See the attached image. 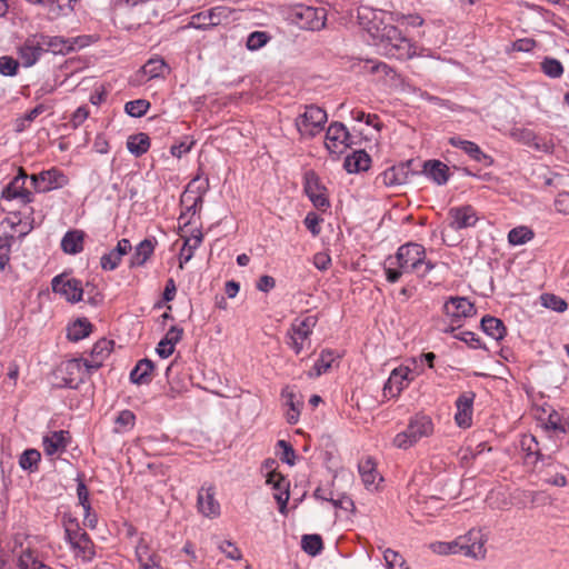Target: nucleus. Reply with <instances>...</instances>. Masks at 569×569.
I'll return each mask as SVG.
<instances>
[{
    "label": "nucleus",
    "mask_w": 569,
    "mask_h": 569,
    "mask_svg": "<svg viewBox=\"0 0 569 569\" xmlns=\"http://www.w3.org/2000/svg\"><path fill=\"white\" fill-rule=\"evenodd\" d=\"M357 18L360 27L383 46L388 54L398 59H410L416 54L411 41L397 27L387 22V18L390 22L399 21V14L362 4L358 7Z\"/></svg>",
    "instance_id": "f257e3e1"
},
{
    "label": "nucleus",
    "mask_w": 569,
    "mask_h": 569,
    "mask_svg": "<svg viewBox=\"0 0 569 569\" xmlns=\"http://www.w3.org/2000/svg\"><path fill=\"white\" fill-rule=\"evenodd\" d=\"M387 261L397 264L405 272H416L420 277L427 276L435 268V263L426 260V249L412 242L401 246L396 256Z\"/></svg>",
    "instance_id": "f03ea898"
},
{
    "label": "nucleus",
    "mask_w": 569,
    "mask_h": 569,
    "mask_svg": "<svg viewBox=\"0 0 569 569\" xmlns=\"http://www.w3.org/2000/svg\"><path fill=\"white\" fill-rule=\"evenodd\" d=\"M327 122V113L317 106H308L296 119V127L302 136L313 137L319 133Z\"/></svg>",
    "instance_id": "7ed1b4c3"
},
{
    "label": "nucleus",
    "mask_w": 569,
    "mask_h": 569,
    "mask_svg": "<svg viewBox=\"0 0 569 569\" xmlns=\"http://www.w3.org/2000/svg\"><path fill=\"white\" fill-rule=\"evenodd\" d=\"M317 323L315 316H308L302 320H296L287 332L289 338L288 345L298 355L305 348V341L309 339L312 329Z\"/></svg>",
    "instance_id": "20e7f679"
},
{
    "label": "nucleus",
    "mask_w": 569,
    "mask_h": 569,
    "mask_svg": "<svg viewBox=\"0 0 569 569\" xmlns=\"http://www.w3.org/2000/svg\"><path fill=\"white\" fill-rule=\"evenodd\" d=\"M33 188L38 192H48L53 189H59L69 183V178L59 169L51 168L42 171L39 174L30 176Z\"/></svg>",
    "instance_id": "39448f33"
},
{
    "label": "nucleus",
    "mask_w": 569,
    "mask_h": 569,
    "mask_svg": "<svg viewBox=\"0 0 569 569\" xmlns=\"http://www.w3.org/2000/svg\"><path fill=\"white\" fill-rule=\"evenodd\" d=\"M91 370L84 366L82 359L67 360L59 367L63 383L69 388H77L80 382H83L90 376Z\"/></svg>",
    "instance_id": "423d86ee"
},
{
    "label": "nucleus",
    "mask_w": 569,
    "mask_h": 569,
    "mask_svg": "<svg viewBox=\"0 0 569 569\" xmlns=\"http://www.w3.org/2000/svg\"><path fill=\"white\" fill-rule=\"evenodd\" d=\"M459 550L462 555L476 560L486 558V540L479 530H470L465 536L458 537Z\"/></svg>",
    "instance_id": "0eeeda50"
},
{
    "label": "nucleus",
    "mask_w": 569,
    "mask_h": 569,
    "mask_svg": "<svg viewBox=\"0 0 569 569\" xmlns=\"http://www.w3.org/2000/svg\"><path fill=\"white\" fill-rule=\"evenodd\" d=\"M296 23L307 30H320L326 26V10L323 8L298 7L295 11Z\"/></svg>",
    "instance_id": "6e6552de"
},
{
    "label": "nucleus",
    "mask_w": 569,
    "mask_h": 569,
    "mask_svg": "<svg viewBox=\"0 0 569 569\" xmlns=\"http://www.w3.org/2000/svg\"><path fill=\"white\" fill-rule=\"evenodd\" d=\"M169 70V67L167 66L166 61L162 58H150L140 68V70H138L133 74L130 81L133 86H142L152 79L164 77V74L168 73Z\"/></svg>",
    "instance_id": "1a4fd4ad"
},
{
    "label": "nucleus",
    "mask_w": 569,
    "mask_h": 569,
    "mask_svg": "<svg viewBox=\"0 0 569 569\" xmlns=\"http://www.w3.org/2000/svg\"><path fill=\"white\" fill-rule=\"evenodd\" d=\"M350 134L341 122H333L326 132V148L332 154H341L349 147Z\"/></svg>",
    "instance_id": "9d476101"
},
{
    "label": "nucleus",
    "mask_w": 569,
    "mask_h": 569,
    "mask_svg": "<svg viewBox=\"0 0 569 569\" xmlns=\"http://www.w3.org/2000/svg\"><path fill=\"white\" fill-rule=\"evenodd\" d=\"M305 192L317 209L325 211L329 208L330 202L326 194V188L313 171L305 173Z\"/></svg>",
    "instance_id": "9b49d317"
},
{
    "label": "nucleus",
    "mask_w": 569,
    "mask_h": 569,
    "mask_svg": "<svg viewBox=\"0 0 569 569\" xmlns=\"http://www.w3.org/2000/svg\"><path fill=\"white\" fill-rule=\"evenodd\" d=\"M510 137L513 140L540 152L551 153L553 150V144L550 141L541 140L532 130L527 128H512L510 130Z\"/></svg>",
    "instance_id": "f8f14e48"
},
{
    "label": "nucleus",
    "mask_w": 569,
    "mask_h": 569,
    "mask_svg": "<svg viewBox=\"0 0 569 569\" xmlns=\"http://www.w3.org/2000/svg\"><path fill=\"white\" fill-rule=\"evenodd\" d=\"M52 290L56 293L64 296L70 302H78L82 299L83 289L81 282L77 279H64L63 276H57L52 279Z\"/></svg>",
    "instance_id": "ddd939ff"
},
{
    "label": "nucleus",
    "mask_w": 569,
    "mask_h": 569,
    "mask_svg": "<svg viewBox=\"0 0 569 569\" xmlns=\"http://www.w3.org/2000/svg\"><path fill=\"white\" fill-rule=\"evenodd\" d=\"M44 51V36H32L28 38L19 49V56L23 66L34 64Z\"/></svg>",
    "instance_id": "4468645a"
},
{
    "label": "nucleus",
    "mask_w": 569,
    "mask_h": 569,
    "mask_svg": "<svg viewBox=\"0 0 569 569\" xmlns=\"http://www.w3.org/2000/svg\"><path fill=\"white\" fill-rule=\"evenodd\" d=\"M66 535L72 548L78 551V555L81 556L82 559H92L94 555L93 545L87 532L67 527Z\"/></svg>",
    "instance_id": "2eb2a0df"
},
{
    "label": "nucleus",
    "mask_w": 569,
    "mask_h": 569,
    "mask_svg": "<svg viewBox=\"0 0 569 569\" xmlns=\"http://www.w3.org/2000/svg\"><path fill=\"white\" fill-rule=\"evenodd\" d=\"M27 535L23 532L1 533L0 535V556H18L26 550L24 542Z\"/></svg>",
    "instance_id": "dca6fc26"
},
{
    "label": "nucleus",
    "mask_w": 569,
    "mask_h": 569,
    "mask_svg": "<svg viewBox=\"0 0 569 569\" xmlns=\"http://www.w3.org/2000/svg\"><path fill=\"white\" fill-rule=\"evenodd\" d=\"M198 510L207 518H217L220 515V503L216 499L213 487H202L198 492Z\"/></svg>",
    "instance_id": "f3484780"
},
{
    "label": "nucleus",
    "mask_w": 569,
    "mask_h": 569,
    "mask_svg": "<svg viewBox=\"0 0 569 569\" xmlns=\"http://www.w3.org/2000/svg\"><path fill=\"white\" fill-rule=\"evenodd\" d=\"M447 316L455 321L460 318H468L476 315V308L472 302L463 297H451L443 306Z\"/></svg>",
    "instance_id": "a211bd4d"
},
{
    "label": "nucleus",
    "mask_w": 569,
    "mask_h": 569,
    "mask_svg": "<svg viewBox=\"0 0 569 569\" xmlns=\"http://www.w3.org/2000/svg\"><path fill=\"white\" fill-rule=\"evenodd\" d=\"M26 179L27 174L20 168L19 174L2 190V198L7 200L20 198L23 203L31 202V192L23 188Z\"/></svg>",
    "instance_id": "6ab92c4d"
},
{
    "label": "nucleus",
    "mask_w": 569,
    "mask_h": 569,
    "mask_svg": "<svg viewBox=\"0 0 569 569\" xmlns=\"http://www.w3.org/2000/svg\"><path fill=\"white\" fill-rule=\"evenodd\" d=\"M473 400V392H465L456 401L457 412L455 420L461 428H468L471 426Z\"/></svg>",
    "instance_id": "aec40b11"
},
{
    "label": "nucleus",
    "mask_w": 569,
    "mask_h": 569,
    "mask_svg": "<svg viewBox=\"0 0 569 569\" xmlns=\"http://www.w3.org/2000/svg\"><path fill=\"white\" fill-rule=\"evenodd\" d=\"M449 217L451 219V228L457 230L471 227L478 220L476 210L471 206L451 208L449 210Z\"/></svg>",
    "instance_id": "412c9836"
},
{
    "label": "nucleus",
    "mask_w": 569,
    "mask_h": 569,
    "mask_svg": "<svg viewBox=\"0 0 569 569\" xmlns=\"http://www.w3.org/2000/svg\"><path fill=\"white\" fill-rule=\"evenodd\" d=\"M267 482L276 490L274 499L280 506V512L284 513L289 500V483L282 475L276 471H269Z\"/></svg>",
    "instance_id": "4be33fe9"
},
{
    "label": "nucleus",
    "mask_w": 569,
    "mask_h": 569,
    "mask_svg": "<svg viewBox=\"0 0 569 569\" xmlns=\"http://www.w3.org/2000/svg\"><path fill=\"white\" fill-rule=\"evenodd\" d=\"M358 471L367 489L378 488V483L383 480L377 470V463L373 458L367 457L358 465Z\"/></svg>",
    "instance_id": "5701e85b"
},
{
    "label": "nucleus",
    "mask_w": 569,
    "mask_h": 569,
    "mask_svg": "<svg viewBox=\"0 0 569 569\" xmlns=\"http://www.w3.org/2000/svg\"><path fill=\"white\" fill-rule=\"evenodd\" d=\"M409 373L410 369L408 367H398L393 369L383 386V395L390 398L399 396L405 387L403 382L408 380Z\"/></svg>",
    "instance_id": "b1692460"
},
{
    "label": "nucleus",
    "mask_w": 569,
    "mask_h": 569,
    "mask_svg": "<svg viewBox=\"0 0 569 569\" xmlns=\"http://www.w3.org/2000/svg\"><path fill=\"white\" fill-rule=\"evenodd\" d=\"M70 441L69 431L59 430L53 431L48 436L43 437L42 445L47 456H53L58 452H62L67 449Z\"/></svg>",
    "instance_id": "393cba45"
},
{
    "label": "nucleus",
    "mask_w": 569,
    "mask_h": 569,
    "mask_svg": "<svg viewBox=\"0 0 569 569\" xmlns=\"http://www.w3.org/2000/svg\"><path fill=\"white\" fill-rule=\"evenodd\" d=\"M113 346L112 340L100 339L98 340L91 350V359L84 360V366L89 369H99L102 366L103 360L110 355Z\"/></svg>",
    "instance_id": "a878e982"
},
{
    "label": "nucleus",
    "mask_w": 569,
    "mask_h": 569,
    "mask_svg": "<svg viewBox=\"0 0 569 569\" xmlns=\"http://www.w3.org/2000/svg\"><path fill=\"white\" fill-rule=\"evenodd\" d=\"M422 173L437 184H445L449 179V167L439 160H427L423 163Z\"/></svg>",
    "instance_id": "bb28decb"
},
{
    "label": "nucleus",
    "mask_w": 569,
    "mask_h": 569,
    "mask_svg": "<svg viewBox=\"0 0 569 569\" xmlns=\"http://www.w3.org/2000/svg\"><path fill=\"white\" fill-rule=\"evenodd\" d=\"M407 428L412 432L418 441L421 438L430 437L433 433V423L431 418L423 415H417L411 418Z\"/></svg>",
    "instance_id": "cd10ccee"
},
{
    "label": "nucleus",
    "mask_w": 569,
    "mask_h": 569,
    "mask_svg": "<svg viewBox=\"0 0 569 569\" xmlns=\"http://www.w3.org/2000/svg\"><path fill=\"white\" fill-rule=\"evenodd\" d=\"M370 156L363 150H358L346 157L343 167L348 172L357 173L360 171H367L370 168Z\"/></svg>",
    "instance_id": "c85d7f7f"
},
{
    "label": "nucleus",
    "mask_w": 569,
    "mask_h": 569,
    "mask_svg": "<svg viewBox=\"0 0 569 569\" xmlns=\"http://www.w3.org/2000/svg\"><path fill=\"white\" fill-rule=\"evenodd\" d=\"M84 232L82 230H70L61 240V249L64 253L76 254L83 250Z\"/></svg>",
    "instance_id": "c756f323"
},
{
    "label": "nucleus",
    "mask_w": 569,
    "mask_h": 569,
    "mask_svg": "<svg viewBox=\"0 0 569 569\" xmlns=\"http://www.w3.org/2000/svg\"><path fill=\"white\" fill-rule=\"evenodd\" d=\"M154 368V365L149 359H142L138 361L136 367L130 373V380L136 385H146L150 382V376Z\"/></svg>",
    "instance_id": "7c9ffc66"
},
{
    "label": "nucleus",
    "mask_w": 569,
    "mask_h": 569,
    "mask_svg": "<svg viewBox=\"0 0 569 569\" xmlns=\"http://www.w3.org/2000/svg\"><path fill=\"white\" fill-rule=\"evenodd\" d=\"M481 328L488 336L497 341L503 339L507 332L503 322L500 319L491 316H485L482 318Z\"/></svg>",
    "instance_id": "2f4dec72"
},
{
    "label": "nucleus",
    "mask_w": 569,
    "mask_h": 569,
    "mask_svg": "<svg viewBox=\"0 0 569 569\" xmlns=\"http://www.w3.org/2000/svg\"><path fill=\"white\" fill-rule=\"evenodd\" d=\"M449 143L453 147L462 149L467 154H469L473 160L481 162L485 160H489L490 158L485 154L478 144L472 141L462 140L457 137H452L449 139Z\"/></svg>",
    "instance_id": "473e14b6"
},
{
    "label": "nucleus",
    "mask_w": 569,
    "mask_h": 569,
    "mask_svg": "<svg viewBox=\"0 0 569 569\" xmlns=\"http://www.w3.org/2000/svg\"><path fill=\"white\" fill-rule=\"evenodd\" d=\"M154 246L153 242L149 239L142 240L134 249V252L130 260L131 267H139L144 264V262L150 258L153 253Z\"/></svg>",
    "instance_id": "72a5a7b5"
},
{
    "label": "nucleus",
    "mask_w": 569,
    "mask_h": 569,
    "mask_svg": "<svg viewBox=\"0 0 569 569\" xmlns=\"http://www.w3.org/2000/svg\"><path fill=\"white\" fill-rule=\"evenodd\" d=\"M180 238H183V247L180 249V269L182 268L181 259L187 262L191 259L192 252L194 249L199 247L202 241V233L200 230H197L196 233H192L190 237H186L184 234H180Z\"/></svg>",
    "instance_id": "f704fd0d"
},
{
    "label": "nucleus",
    "mask_w": 569,
    "mask_h": 569,
    "mask_svg": "<svg viewBox=\"0 0 569 569\" xmlns=\"http://www.w3.org/2000/svg\"><path fill=\"white\" fill-rule=\"evenodd\" d=\"M127 148L132 154L140 157L150 148V139L143 132L132 134L128 138Z\"/></svg>",
    "instance_id": "c9c22d12"
},
{
    "label": "nucleus",
    "mask_w": 569,
    "mask_h": 569,
    "mask_svg": "<svg viewBox=\"0 0 569 569\" xmlns=\"http://www.w3.org/2000/svg\"><path fill=\"white\" fill-rule=\"evenodd\" d=\"M406 171L403 167H391L385 170L378 180L387 187H393L406 182Z\"/></svg>",
    "instance_id": "e433bc0d"
},
{
    "label": "nucleus",
    "mask_w": 569,
    "mask_h": 569,
    "mask_svg": "<svg viewBox=\"0 0 569 569\" xmlns=\"http://www.w3.org/2000/svg\"><path fill=\"white\" fill-rule=\"evenodd\" d=\"M178 342V331L174 327L168 331L167 336L158 343L156 349L160 358L167 359L174 352L176 343Z\"/></svg>",
    "instance_id": "4c0bfd02"
},
{
    "label": "nucleus",
    "mask_w": 569,
    "mask_h": 569,
    "mask_svg": "<svg viewBox=\"0 0 569 569\" xmlns=\"http://www.w3.org/2000/svg\"><path fill=\"white\" fill-rule=\"evenodd\" d=\"M92 325L86 319H77L68 327V339L71 341H79L90 335Z\"/></svg>",
    "instance_id": "58836bf2"
},
{
    "label": "nucleus",
    "mask_w": 569,
    "mask_h": 569,
    "mask_svg": "<svg viewBox=\"0 0 569 569\" xmlns=\"http://www.w3.org/2000/svg\"><path fill=\"white\" fill-rule=\"evenodd\" d=\"M535 237V232L526 227V226H519L513 229H511L508 233V241L512 246H520L529 242Z\"/></svg>",
    "instance_id": "ea45409f"
},
{
    "label": "nucleus",
    "mask_w": 569,
    "mask_h": 569,
    "mask_svg": "<svg viewBox=\"0 0 569 569\" xmlns=\"http://www.w3.org/2000/svg\"><path fill=\"white\" fill-rule=\"evenodd\" d=\"M301 548L306 553L316 556L323 548L322 538L319 535H305L301 539Z\"/></svg>",
    "instance_id": "a19ab883"
},
{
    "label": "nucleus",
    "mask_w": 569,
    "mask_h": 569,
    "mask_svg": "<svg viewBox=\"0 0 569 569\" xmlns=\"http://www.w3.org/2000/svg\"><path fill=\"white\" fill-rule=\"evenodd\" d=\"M208 20L211 27L220 26L229 21L232 10L228 7H216L208 11Z\"/></svg>",
    "instance_id": "79ce46f5"
},
{
    "label": "nucleus",
    "mask_w": 569,
    "mask_h": 569,
    "mask_svg": "<svg viewBox=\"0 0 569 569\" xmlns=\"http://www.w3.org/2000/svg\"><path fill=\"white\" fill-rule=\"evenodd\" d=\"M150 108V102L144 99L129 101L124 106L126 112L134 118H140L147 113Z\"/></svg>",
    "instance_id": "37998d69"
},
{
    "label": "nucleus",
    "mask_w": 569,
    "mask_h": 569,
    "mask_svg": "<svg viewBox=\"0 0 569 569\" xmlns=\"http://www.w3.org/2000/svg\"><path fill=\"white\" fill-rule=\"evenodd\" d=\"M41 455L36 449H27L19 459V465L23 470H33L40 461Z\"/></svg>",
    "instance_id": "c03bdc74"
},
{
    "label": "nucleus",
    "mask_w": 569,
    "mask_h": 569,
    "mask_svg": "<svg viewBox=\"0 0 569 569\" xmlns=\"http://www.w3.org/2000/svg\"><path fill=\"white\" fill-rule=\"evenodd\" d=\"M541 69L550 78H559L563 73L561 62L555 58H545L541 62Z\"/></svg>",
    "instance_id": "a18cd8bd"
},
{
    "label": "nucleus",
    "mask_w": 569,
    "mask_h": 569,
    "mask_svg": "<svg viewBox=\"0 0 569 569\" xmlns=\"http://www.w3.org/2000/svg\"><path fill=\"white\" fill-rule=\"evenodd\" d=\"M202 203V197L192 193L184 189L183 193L180 194V204L186 206L188 212L196 213L199 204Z\"/></svg>",
    "instance_id": "49530a36"
},
{
    "label": "nucleus",
    "mask_w": 569,
    "mask_h": 569,
    "mask_svg": "<svg viewBox=\"0 0 569 569\" xmlns=\"http://www.w3.org/2000/svg\"><path fill=\"white\" fill-rule=\"evenodd\" d=\"M269 40L270 37L267 32L254 31L249 34L246 46L249 50L254 51L262 48Z\"/></svg>",
    "instance_id": "de8ad7c7"
},
{
    "label": "nucleus",
    "mask_w": 569,
    "mask_h": 569,
    "mask_svg": "<svg viewBox=\"0 0 569 569\" xmlns=\"http://www.w3.org/2000/svg\"><path fill=\"white\" fill-rule=\"evenodd\" d=\"M417 442H418V440L415 438L412 432H410V430H408V428L405 431L396 435V437L393 438V441H392L395 447H397L399 449H403V450L411 448Z\"/></svg>",
    "instance_id": "09e8293b"
},
{
    "label": "nucleus",
    "mask_w": 569,
    "mask_h": 569,
    "mask_svg": "<svg viewBox=\"0 0 569 569\" xmlns=\"http://www.w3.org/2000/svg\"><path fill=\"white\" fill-rule=\"evenodd\" d=\"M545 427L546 429H551L562 433H566L569 429L568 423L562 421L560 415L556 410H551L549 412Z\"/></svg>",
    "instance_id": "8fccbe9b"
},
{
    "label": "nucleus",
    "mask_w": 569,
    "mask_h": 569,
    "mask_svg": "<svg viewBox=\"0 0 569 569\" xmlns=\"http://www.w3.org/2000/svg\"><path fill=\"white\" fill-rule=\"evenodd\" d=\"M14 240L13 236L0 237V269L3 270L10 260L11 243Z\"/></svg>",
    "instance_id": "3c124183"
},
{
    "label": "nucleus",
    "mask_w": 569,
    "mask_h": 569,
    "mask_svg": "<svg viewBox=\"0 0 569 569\" xmlns=\"http://www.w3.org/2000/svg\"><path fill=\"white\" fill-rule=\"evenodd\" d=\"M137 557L142 569H159L153 558L149 556L147 546L140 545L137 547Z\"/></svg>",
    "instance_id": "603ef678"
},
{
    "label": "nucleus",
    "mask_w": 569,
    "mask_h": 569,
    "mask_svg": "<svg viewBox=\"0 0 569 569\" xmlns=\"http://www.w3.org/2000/svg\"><path fill=\"white\" fill-rule=\"evenodd\" d=\"M332 361H333L332 352L329 350H323L320 355V358L313 366L315 376L318 377V376L322 375L323 372H326L331 367Z\"/></svg>",
    "instance_id": "864d4df0"
},
{
    "label": "nucleus",
    "mask_w": 569,
    "mask_h": 569,
    "mask_svg": "<svg viewBox=\"0 0 569 569\" xmlns=\"http://www.w3.org/2000/svg\"><path fill=\"white\" fill-rule=\"evenodd\" d=\"M543 306L558 312H562L567 309V302L551 293H545L541 297Z\"/></svg>",
    "instance_id": "5fc2aeb1"
},
{
    "label": "nucleus",
    "mask_w": 569,
    "mask_h": 569,
    "mask_svg": "<svg viewBox=\"0 0 569 569\" xmlns=\"http://www.w3.org/2000/svg\"><path fill=\"white\" fill-rule=\"evenodd\" d=\"M208 16H209L208 11L193 14L190 18V21L188 22V24L183 26L182 29H188V28L207 29V28H211V24H209Z\"/></svg>",
    "instance_id": "6e6d98bb"
},
{
    "label": "nucleus",
    "mask_w": 569,
    "mask_h": 569,
    "mask_svg": "<svg viewBox=\"0 0 569 569\" xmlns=\"http://www.w3.org/2000/svg\"><path fill=\"white\" fill-rule=\"evenodd\" d=\"M19 62L11 57H0V73L12 77L17 73Z\"/></svg>",
    "instance_id": "4d7b16f0"
},
{
    "label": "nucleus",
    "mask_w": 569,
    "mask_h": 569,
    "mask_svg": "<svg viewBox=\"0 0 569 569\" xmlns=\"http://www.w3.org/2000/svg\"><path fill=\"white\" fill-rule=\"evenodd\" d=\"M277 445L282 449V453L280 456L281 461L289 466H293L296 462V451L293 447L286 440H279Z\"/></svg>",
    "instance_id": "13d9d810"
},
{
    "label": "nucleus",
    "mask_w": 569,
    "mask_h": 569,
    "mask_svg": "<svg viewBox=\"0 0 569 569\" xmlns=\"http://www.w3.org/2000/svg\"><path fill=\"white\" fill-rule=\"evenodd\" d=\"M522 448L528 455H535L537 460H543V455L538 449V442L533 436H525L521 440Z\"/></svg>",
    "instance_id": "bf43d9fd"
},
{
    "label": "nucleus",
    "mask_w": 569,
    "mask_h": 569,
    "mask_svg": "<svg viewBox=\"0 0 569 569\" xmlns=\"http://www.w3.org/2000/svg\"><path fill=\"white\" fill-rule=\"evenodd\" d=\"M44 46L50 48L54 53H63L64 51H69L71 49V46H69L66 40L59 37L51 39L44 37Z\"/></svg>",
    "instance_id": "052dcab7"
},
{
    "label": "nucleus",
    "mask_w": 569,
    "mask_h": 569,
    "mask_svg": "<svg viewBox=\"0 0 569 569\" xmlns=\"http://www.w3.org/2000/svg\"><path fill=\"white\" fill-rule=\"evenodd\" d=\"M458 538L451 542H438L432 545L433 551L439 555L461 553L459 550Z\"/></svg>",
    "instance_id": "680f3d73"
},
{
    "label": "nucleus",
    "mask_w": 569,
    "mask_h": 569,
    "mask_svg": "<svg viewBox=\"0 0 569 569\" xmlns=\"http://www.w3.org/2000/svg\"><path fill=\"white\" fill-rule=\"evenodd\" d=\"M219 549L223 552L229 559L239 560L242 555L238 547L231 541H222L219 545Z\"/></svg>",
    "instance_id": "e2e57ef3"
},
{
    "label": "nucleus",
    "mask_w": 569,
    "mask_h": 569,
    "mask_svg": "<svg viewBox=\"0 0 569 569\" xmlns=\"http://www.w3.org/2000/svg\"><path fill=\"white\" fill-rule=\"evenodd\" d=\"M120 258L112 251L101 257V268L104 270H113L118 267Z\"/></svg>",
    "instance_id": "0e129e2a"
},
{
    "label": "nucleus",
    "mask_w": 569,
    "mask_h": 569,
    "mask_svg": "<svg viewBox=\"0 0 569 569\" xmlns=\"http://www.w3.org/2000/svg\"><path fill=\"white\" fill-rule=\"evenodd\" d=\"M321 219L313 212H309L305 218V224L313 236L320 233L319 222Z\"/></svg>",
    "instance_id": "69168bd1"
},
{
    "label": "nucleus",
    "mask_w": 569,
    "mask_h": 569,
    "mask_svg": "<svg viewBox=\"0 0 569 569\" xmlns=\"http://www.w3.org/2000/svg\"><path fill=\"white\" fill-rule=\"evenodd\" d=\"M536 46V41L530 38L519 39L512 43V50L518 52H529Z\"/></svg>",
    "instance_id": "338daca9"
},
{
    "label": "nucleus",
    "mask_w": 569,
    "mask_h": 569,
    "mask_svg": "<svg viewBox=\"0 0 569 569\" xmlns=\"http://www.w3.org/2000/svg\"><path fill=\"white\" fill-rule=\"evenodd\" d=\"M556 210L563 214H569V193H559L555 200Z\"/></svg>",
    "instance_id": "774afa93"
}]
</instances>
